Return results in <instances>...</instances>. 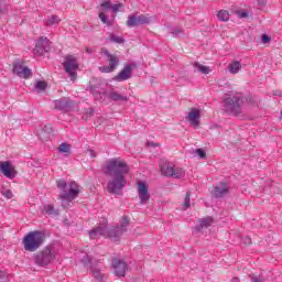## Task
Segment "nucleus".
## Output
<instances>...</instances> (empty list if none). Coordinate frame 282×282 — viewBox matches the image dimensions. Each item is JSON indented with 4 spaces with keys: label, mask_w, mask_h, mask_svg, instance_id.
Instances as JSON below:
<instances>
[{
    "label": "nucleus",
    "mask_w": 282,
    "mask_h": 282,
    "mask_svg": "<svg viewBox=\"0 0 282 282\" xmlns=\"http://www.w3.org/2000/svg\"><path fill=\"white\" fill-rule=\"evenodd\" d=\"M187 118L193 127H199V118H202V111L197 108H192Z\"/></svg>",
    "instance_id": "f3484780"
},
{
    "label": "nucleus",
    "mask_w": 282,
    "mask_h": 282,
    "mask_svg": "<svg viewBox=\"0 0 282 282\" xmlns=\"http://www.w3.org/2000/svg\"><path fill=\"white\" fill-rule=\"evenodd\" d=\"M138 195L141 204H148L151 199V194L149 193V186L144 182L138 183Z\"/></svg>",
    "instance_id": "dca6fc26"
},
{
    "label": "nucleus",
    "mask_w": 282,
    "mask_h": 282,
    "mask_svg": "<svg viewBox=\"0 0 282 282\" xmlns=\"http://www.w3.org/2000/svg\"><path fill=\"white\" fill-rule=\"evenodd\" d=\"M57 23H61V20L58 19L57 15H51V17L46 20V25H57Z\"/></svg>",
    "instance_id": "c756f323"
},
{
    "label": "nucleus",
    "mask_w": 282,
    "mask_h": 282,
    "mask_svg": "<svg viewBox=\"0 0 282 282\" xmlns=\"http://www.w3.org/2000/svg\"><path fill=\"white\" fill-rule=\"evenodd\" d=\"M245 102H248V105H257V101H254V98L252 96L245 97Z\"/></svg>",
    "instance_id": "ea45409f"
},
{
    "label": "nucleus",
    "mask_w": 282,
    "mask_h": 282,
    "mask_svg": "<svg viewBox=\"0 0 282 282\" xmlns=\"http://www.w3.org/2000/svg\"><path fill=\"white\" fill-rule=\"evenodd\" d=\"M1 194H2L3 197H6L7 199H12V197H13L12 191H10V189H4V191L1 192Z\"/></svg>",
    "instance_id": "4c0bfd02"
},
{
    "label": "nucleus",
    "mask_w": 282,
    "mask_h": 282,
    "mask_svg": "<svg viewBox=\"0 0 282 282\" xmlns=\"http://www.w3.org/2000/svg\"><path fill=\"white\" fill-rule=\"evenodd\" d=\"M100 54L106 57L109 65L99 67V72H102V74H111V72H116L118 65H120L118 55L111 54L107 48H101Z\"/></svg>",
    "instance_id": "0eeeda50"
},
{
    "label": "nucleus",
    "mask_w": 282,
    "mask_h": 282,
    "mask_svg": "<svg viewBox=\"0 0 282 282\" xmlns=\"http://www.w3.org/2000/svg\"><path fill=\"white\" fill-rule=\"evenodd\" d=\"M130 220L127 216H122L121 218V225L118 227L123 232H127V228H129Z\"/></svg>",
    "instance_id": "cd10ccee"
},
{
    "label": "nucleus",
    "mask_w": 282,
    "mask_h": 282,
    "mask_svg": "<svg viewBox=\"0 0 282 282\" xmlns=\"http://www.w3.org/2000/svg\"><path fill=\"white\" fill-rule=\"evenodd\" d=\"M268 3V0H258V6H265Z\"/></svg>",
    "instance_id": "8fccbe9b"
},
{
    "label": "nucleus",
    "mask_w": 282,
    "mask_h": 282,
    "mask_svg": "<svg viewBox=\"0 0 282 282\" xmlns=\"http://www.w3.org/2000/svg\"><path fill=\"white\" fill-rule=\"evenodd\" d=\"M217 18L219 19V21H229L230 20V13H228V11L226 10H220L217 14Z\"/></svg>",
    "instance_id": "bb28decb"
},
{
    "label": "nucleus",
    "mask_w": 282,
    "mask_h": 282,
    "mask_svg": "<svg viewBox=\"0 0 282 282\" xmlns=\"http://www.w3.org/2000/svg\"><path fill=\"white\" fill-rule=\"evenodd\" d=\"M50 50H52V47L50 46V40L42 36L35 44V48L33 50V52L36 56H43V54H47Z\"/></svg>",
    "instance_id": "ddd939ff"
},
{
    "label": "nucleus",
    "mask_w": 282,
    "mask_h": 282,
    "mask_svg": "<svg viewBox=\"0 0 282 282\" xmlns=\"http://www.w3.org/2000/svg\"><path fill=\"white\" fill-rule=\"evenodd\" d=\"M69 149H72V145L68 143H61L59 147L57 148V151L59 153H69Z\"/></svg>",
    "instance_id": "c85d7f7f"
},
{
    "label": "nucleus",
    "mask_w": 282,
    "mask_h": 282,
    "mask_svg": "<svg viewBox=\"0 0 282 282\" xmlns=\"http://www.w3.org/2000/svg\"><path fill=\"white\" fill-rule=\"evenodd\" d=\"M196 154L200 158V160H206V152L202 149H196Z\"/></svg>",
    "instance_id": "a19ab883"
},
{
    "label": "nucleus",
    "mask_w": 282,
    "mask_h": 282,
    "mask_svg": "<svg viewBox=\"0 0 282 282\" xmlns=\"http://www.w3.org/2000/svg\"><path fill=\"white\" fill-rule=\"evenodd\" d=\"M86 52H87V54H91L93 51L87 47V48H86Z\"/></svg>",
    "instance_id": "864d4df0"
},
{
    "label": "nucleus",
    "mask_w": 282,
    "mask_h": 282,
    "mask_svg": "<svg viewBox=\"0 0 282 282\" xmlns=\"http://www.w3.org/2000/svg\"><path fill=\"white\" fill-rule=\"evenodd\" d=\"M214 221L215 220L210 216L198 219V230H202V228H208V227L213 226Z\"/></svg>",
    "instance_id": "4be33fe9"
},
{
    "label": "nucleus",
    "mask_w": 282,
    "mask_h": 282,
    "mask_svg": "<svg viewBox=\"0 0 282 282\" xmlns=\"http://www.w3.org/2000/svg\"><path fill=\"white\" fill-rule=\"evenodd\" d=\"M112 270L116 276H124L127 274V270H129V265L127 264V262H124V260L113 258Z\"/></svg>",
    "instance_id": "f8f14e48"
},
{
    "label": "nucleus",
    "mask_w": 282,
    "mask_h": 282,
    "mask_svg": "<svg viewBox=\"0 0 282 282\" xmlns=\"http://www.w3.org/2000/svg\"><path fill=\"white\" fill-rule=\"evenodd\" d=\"M110 41H112V43H118L119 45H122V43H124V39L116 35V34H110Z\"/></svg>",
    "instance_id": "473e14b6"
},
{
    "label": "nucleus",
    "mask_w": 282,
    "mask_h": 282,
    "mask_svg": "<svg viewBox=\"0 0 282 282\" xmlns=\"http://www.w3.org/2000/svg\"><path fill=\"white\" fill-rule=\"evenodd\" d=\"M171 34L175 37L184 36V31L182 29H173Z\"/></svg>",
    "instance_id": "c9c22d12"
},
{
    "label": "nucleus",
    "mask_w": 282,
    "mask_h": 282,
    "mask_svg": "<svg viewBox=\"0 0 282 282\" xmlns=\"http://www.w3.org/2000/svg\"><path fill=\"white\" fill-rule=\"evenodd\" d=\"M160 171L165 177H174V180H182L186 175V172L182 167H174L171 163H164L160 165Z\"/></svg>",
    "instance_id": "6e6552de"
},
{
    "label": "nucleus",
    "mask_w": 282,
    "mask_h": 282,
    "mask_svg": "<svg viewBox=\"0 0 282 282\" xmlns=\"http://www.w3.org/2000/svg\"><path fill=\"white\" fill-rule=\"evenodd\" d=\"M54 133V128H52V124H46L42 128V131L40 133L41 140L47 141L50 140V135Z\"/></svg>",
    "instance_id": "412c9836"
},
{
    "label": "nucleus",
    "mask_w": 282,
    "mask_h": 282,
    "mask_svg": "<svg viewBox=\"0 0 282 282\" xmlns=\"http://www.w3.org/2000/svg\"><path fill=\"white\" fill-rule=\"evenodd\" d=\"M148 147H160V143L148 142Z\"/></svg>",
    "instance_id": "3c124183"
},
{
    "label": "nucleus",
    "mask_w": 282,
    "mask_h": 282,
    "mask_svg": "<svg viewBox=\"0 0 282 282\" xmlns=\"http://www.w3.org/2000/svg\"><path fill=\"white\" fill-rule=\"evenodd\" d=\"M13 74H17L20 78H31L32 69H30L25 64L21 61H17L13 63Z\"/></svg>",
    "instance_id": "9b49d317"
},
{
    "label": "nucleus",
    "mask_w": 282,
    "mask_h": 282,
    "mask_svg": "<svg viewBox=\"0 0 282 282\" xmlns=\"http://www.w3.org/2000/svg\"><path fill=\"white\" fill-rule=\"evenodd\" d=\"M194 68L196 72H199L200 74H210V67L209 66H204L199 63H194Z\"/></svg>",
    "instance_id": "393cba45"
},
{
    "label": "nucleus",
    "mask_w": 282,
    "mask_h": 282,
    "mask_svg": "<svg viewBox=\"0 0 282 282\" xmlns=\"http://www.w3.org/2000/svg\"><path fill=\"white\" fill-rule=\"evenodd\" d=\"M228 193V185L226 183H220L214 188L213 195L216 198L224 197Z\"/></svg>",
    "instance_id": "aec40b11"
},
{
    "label": "nucleus",
    "mask_w": 282,
    "mask_h": 282,
    "mask_svg": "<svg viewBox=\"0 0 282 282\" xmlns=\"http://www.w3.org/2000/svg\"><path fill=\"white\" fill-rule=\"evenodd\" d=\"M82 263H84V265H90V268H94V261L91 260V257H89L88 254H85L83 257Z\"/></svg>",
    "instance_id": "72a5a7b5"
},
{
    "label": "nucleus",
    "mask_w": 282,
    "mask_h": 282,
    "mask_svg": "<svg viewBox=\"0 0 282 282\" xmlns=\"http://www.w3.org/2000/svg\"><path fill=\"white\" fill-rule=\"evenodd\" d=\"M54 108L58 111H72L74 108V101H72L69 98H61L57 100H54Z\"/></svg>",
    "instance_id": "4468645a"
},
{
    "label": "nucleus",
    "mask_w": 282,
    "mask_h": 282,
    "mask_svg": "<svg viewBox=\"0 0 282 282\" xmlns=\"http://www.w3.org/2000/svg\"><path fill=\"white\" fill-rule=\"evenodd\" d=\"M242 243H245V246H251L252 245V238H250V236H245L242 238Z\"/></svg>",
    "instance_id": "58836bf2"
},
{
    "label": "nucleus",
    "mask_w": 282,
    "mask_h": 282,
    "mask_svg": "<svg viewBox=\"0 0 282 282\" xmlns=\"http://www.w3.org/2000/svg\"><path fill=\"white\" fill-rule=\"evenodd\" d=\"M121 6H122V4H115V6L111 7L110 10H112V12H118V11L120 10V7H121Z\"/></svg>",
    "instance_id": "de8ad7c7"
},
{
    "label": "nucleus",
    "mask_w": 282,
    "mask_h": 282,
    "mask_svg": "<svg viewBox=\"0 0 282 282\" xmlns=\"http://www.w3.org/2000/svg\"><path fill=\"white\" fill-rule=\"evenodd\" d=\"M99 19L105 25H111V21H109V15L105 14L104 11L99 12Z\"/></svg>",
    "instance_id": "7c9ffc66"
},
{
    "label": "nucleus",
    "mask_w": 282,
    "mask_h": 282,
    "mask_svg": "<svg viewBox=\"0 0 282 282\" xmlns=\"http://www.w3.org/2000/svg\"><path fill=\"white\" fill-rule=\"evenodd\" d=\"M271 39L269 35L263 34L262 35V43H270Z\"/></svg>",
    "instance_id": "49530a36"
},
{
    "label": "nucleus",
    "mask_w": 282,
    "mask_h": 282,
    "mask_svg": "<svg viewBox=\"0 0 282 282\" xmlns=\"http://www.w3.org/2000/svg\"><path fill=\"white\" fill-rule=\"evenodd\" d=\"M231 282H240L239 278H232Z\"/></svg>",
    "instance_id": "603ef678"
},
{
    "label": "nucleus",
    "mask_w": 282,
    "mask_h": 282,
    "mask_svg": "<svg viewBox=\"0 0 282 282\" xmlns=\"http://www.w3.org/2000/svg\"><path fill=\"white\" fill-rule=\"evenodd\" d=\"M35 89L37 91H45V89H47V83L41 80L36 82Z\"/></svg>",
    "instance_id": "2f4dec72"
},
{
    "label": "nucleus",
    "mask_w": 282,
    "mask_h": 282,
    "mask_svg": "<svg viewBox=\"0 0 282 282\" xmlns=\"http://www.w3.org/2000/svg\"><path fill=\"white\" fill-rule=\"evenodd\" d=\"M0 171L6 177H9L10 180L14 177V170L12 169V165H10V162H0Z\"/></svg>",
    "instance_id": "6ab92c4d"
},
{
    "label": "nucleus",
    "mask_w": 282,
    "mask_h": 282,
    "mask_svg": "<svg viewBox=\"0 0 282 282\" xmlns=\"http://www.w3.org/2000/svg\"><path fill=\"white\" fill-rule=\"evenodd\" d=\"M57 188L62 192L58 199L64 202H74L78 195H80V186L76 182H70L67 186V182L64 180L56 181Z\"/></svg>",
    "instance_id": "7ed1b4c3"
},
{
    "label": "nucleus",
    "mask_w": 282,
    "mask_h": 282,
    "mask_svg": "<svg viewBox=\"0 0 282 282\" xmlns=\"http://www.w3.org/2000/svg\"><path fill=\"white\" fill-rule=\"evenodd\" d=\"M111 1L109 0H105L104 2H101L102 10H111Z\"/></svg>",
    "instance_id": "e433bc0d"
},
{
    "label": "nucleus",
    "mask_w": 282,
    "mask_h": 282,
    "mask_svg": "<svg viewBox=\"0 0 282 282\" xmlns=\"http://www.w3.org/2000/svg\"><path fill=\"white\" fill-rule=\"evenodd\" d=\"M108 98H109V100H112L113 102H128L129 101V97H127L126 95H122L116 90H111L110 93H108Z\"/></svg>",
    "instance_id": "a211bd4d"
},
{
    "label": "nucleus",
    "mask_w": 282,
    "mask_h": 282,
    "mask_svg": "<svg viewBox=\"0 0 282 282\" xmlns=\"http://www.w3.org/2000/svg\"><path fill=\"white\" fill-rule=\"evenodd\" d=\"M129 164L120 158L106 161L104 173L110 178L108 182V193L122 195V188L127 186V175H129Z\"/></svg>",
    "instance_id": "f257e3e1"
},
{
    "label": "nucleus",
    "mask_w": 282,
    "mask_h": 282,
    "mask_svg": "<svg viewBox=\"0 0 282 282\" xmlns=\"http://www.w3.org/2000/svg\"><path fill=\"white\" fill-rule=\"evenodd\" d=\"M183 206L184 208H191V192L186 193Z\"/></svg>",
    "instance_id": "f704fd0d"
},
{
    "label": "nucleus",
    "mask_w": 282,
    "mask_h": 282,
    "mask_svg": "<svg viewBox=\"0 0 282 282\" xmlns=\"http://www.w3.org/2000/svg\"><path fill=\"white\" fill-rule=\"evenodd\" d=\"M43 213L46 215H53L54 217H58V210H55L53 205H44Z\"/></svg>",
    "instance_id": "a878e982"
},
{
    "label": "nucleus",
    "mask_w": 282,
    "mask_h": 282,
    "mask_svg": "<svg viewBox=\"0 0 282 282\" xmlns=\"http://www.w3.org/2000/svg\"><path fill=\"white\" fill-rule=\"evenodd\" d=\"M90 91H91V94L95 96V98H98V96H102V94H100V93H98V91L96 90V86H94V85H91V84H90Z\"/></svg>",
    "instance_id": "79ce46f5"
},
{
    "label": "nucleus",
    "mask_w": 282,
    "mask_h": 282,
    "mask_svg": "<svg viewBox=\"0 0 282 282\" xmlns=\"http://www.w3.org/2000/svg\"><path fill=\"white\" fill-rule=\"evenodd\" d=\"M63 66L70 80H76V72H78V58H76L74 55H66Z\"/></svg>",
    "instance_id": "1a4fd4ad"
},
{
    "label": "nucleus",
    "mask_w": 282,
    "mask_h": 282,
    "mask_svg": "<svg viewBox=\"0 0 282 282\" xmlns=\"http://www.w3.org/2000/svg\"><path fill=\"white\" fill-rule=\"evenodd\" d=\"M151 18L145 14H131L128 17L126 25L128 28H137L138 25H149Z\"/></svg>",
    "instance_id": "9d476101"
},
{
    "label": "nucleus",
    "mask_w": 282,
    "mask_h": 282,
    "mask_svg": "<svg viewBox=\"0 0 282 282\" xmlns=\"http://www.w3.org/2000/svg\"><path fill=\"white\" fill-rule=\"evenodd\" d=\"M124 235V231L119 227H113L107 230V226H99L89 231L90 239H98V237H109L111 241H120V237Z\"/></svg>",
    "instance_id": "39448f33"
},
{
    "label": "nucleus",
    "mask_w": 282,
    "mask_h": 282,
    "mask_svg": "<svg viewBox=\"0 0 282 282\" xmlns=\"http://www.w3.org/2000/svg\"><path fill=\"white\" fill-rule=\"evenodd\" d=\"M135 67V64H127L123 69L115 76V80H118V83H122L124 80H129L133 74V69Z\"/></svg>",
    "instance_id": "2eb2a0df"
},
{
    "label": "nucleus",
    "mask_w": 282,
    "mask_h": 282,
    "mask_svg": "<svg viewBox=\"0 0 282 282\" xmlns=\"http://www.w3.org/2000/svg\"><path fill=\"white\" fill-rule=\"evenodd\" d=\"M237 14H238L239 19L248 18V11H238Z\"/></svg>",
    "instance_id": "37998d69"
},
{
    "label": "nucleus",
    "mask_w": 282,
    "mask_h": 282,
    "mask_svg": "<svg viewBox=\"0 0 282 282\" xmlns=\"http://www.w3.org/2000/svg\"><path fill=\"white\" fill-rule=\"evenodd\" d=\"M251 282H263L260 278H257L256 275H250Z\"/></svg>",
    "instance_id": "09e8293b"
},
{
    "label": "nucleus",
    "mask_w": 282,
    "mask_h": 282,
    "mask_svg": "<svg viewBox=\"0 0 282 282\" xmlns=\"http://www.w3.org/2000/svg\"><path fill=\"white\" fill-rule=\"evenodd\" d=\"M230 74H239L241 70V62L235 61L228 65Z\"/></svg>",
    "instance_id": "b1692460"
},
{
    "label": "nucleus",
    "mask_w": 282,
    "mask_h": 282,
    "mask_svg": "<svg viewBox=\"0 0 282 282\" xmlns=\"http://www.w3.org/2000/svg\"><path fill=\"white\" fill-rule=\"evenodd\" d=\"M0 282H8V275L3 271H0Z\"/></svg>",
    "instance_id": "c03bdc74"
},
{
    "label": "nucleus",
    "mask_w": 282,
    "mask_h": 282,
    "mask_svg": "<svg viewBox=\"0 0 282 282\" xmlns=\"http://www.w3.org/2000/svg\"><path fill=\"white\" fill-rule=\"evenodd\" d=\"M243 105H246V97L241 95H234L225 98L224 111L228 116H241L243 113Z\"/></svg>",
    "instance_id": "f03ea898"
},
{
    "label": "nucleus",
    "mask_w": 282,
    "mask_h": 282,
    "mask_svg": "<svg viewBox=\"0 0 282 282\" xmlns=\"http://www.w3.org/2000/svg\"><path fill=\"white\" fill-rule=\"evenodd\" d=\"M55 259L56 252L52 246H46L43 250L33 256L34 263L40 265V268H45L46 265H50V263H54Z\"/></svg>",
    "instance_id": "423d86ee"
},
{
    "label": "nucleus",
    "mask_w": 282,
    "mask_h": 282,
    "mask_svg": "<svg viewBox=\"0 0 282 282\" xmlns=\"http://www.w3.org/2000/svg\"><path fill=\"white\" fill-rule=\"evenodd\" d=\"M91 274L94 276V279H96V281H105V279H107V275H105V273L100 272V269L96 268V267H91Z\"/></svg>",
    "instance_id": "5701e85b"
},
{
    "label": "nucleus",
    "mask_w": 282,
    "mask_h": 282,
    "mask_svg": "<svg viewBox=\"0 0 282 282\" xmlns=\"http://www.w3.org/2000/svg\"><path fill=\"white\" fill-rule=\"evenodd\" d=\"M22 243L26 252H36L45 243V232L31 231L23 238Z\"/></svg>",
    "instance_id": "20e7f679"
},
{
    "label": "nucleus",
    "mask_w": 282,
    "mask_h": 282,
    "mask_svg": "<svg viewBox=\"0 0 282 282\" xmlns=\"http://www.w3.org/2000/svg\"><path fill=\"white\" fill-rule=\"evenodd\" d=\"M86 155H89V158H96V151L94 150H87Z\"/></svg>",
    "instance_id": "a18cd8bd"
}]
</instances>
